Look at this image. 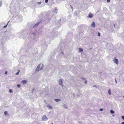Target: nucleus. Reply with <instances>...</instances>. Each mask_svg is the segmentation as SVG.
Segmentation results:
<instances>
[{
    "label": "nucleus",
    "instance_id": "obj_1",
    "mask_svg": "<svg viewBox=\"0 0 124 124\" xmlns=\"http://www.w3.org/2000/svg\"><path fill=\"white\" fill-rule=\"evenodd\" d=\"M44 66L42 64H40L39 65L36 70V71H38L42 70L43 67Z\"/></svg>",
    "mask_w": 124,
    "mask_h": 124
},
{
    "label": "nucleus",
    "instance_id": "obj_2",
    "mask_svg": "<svg viewBox=\"0 0 124 124\" xmlns=\"http://www.w3.org/2000/svg\"><path fill=\"white\" fill-rule=\"evenodd\" d=\"M48 120V119L45 115H44L42 117V120L43 121H46Z\"/></svg>",
    "mask_w": 124,
    "mask_h": 124
},
{
    "label": "nucleus",
    "instance_id": "obj_3",
    "mask_svg": "<svg viewBox=\"0 0 124 124\" xmlns=\"http://www.w3.org/2000/svg\"><path fill=\"white\" fill-rule=\"evenodd\" d=\"M16 11V10L14 7L12 8L10 10L11 12L12 13H14Z\"/></svg>",
    "mask_w": 124,
    "mask_h": 124
},
{
    "label": "nucleus",
    "instance_id": "obj_4",
    "mask_svg": "<svg viewBox=\"0 0 124 124\" xmlns=\"http://www.w3.org/2000/svg\"><path fill=\"white\" fill-rule=\"evenodd\" d=\"M113 61L114 63L116 64L117 65H118V60L117 59H114Z\"/></svg>",
    "mask_w": 124,
    "mask_h": 124
},
{
    "label": "nucleus",
    "instance_id": "obj_5",
    "mask_svg": "<svg viewBox=\"0 0 124 124\" xmlns=\"http://www.w3.org/2000/svg\"><path fill=\"white\" fill-rule=\"evenodd\" d=\"M59 85H62L63 84L62 80L61 79H60L59 80Z\"/></svg>",
    "mask_w": 124,
    "mask_h": 124
},
{
    "label": "nucleus",
    "instance_id": "obj_6",
    "mask_svg": "<svg viewBox=\"0 0 124 124\" xmlns=\"http://www.w3.org/2000/svg\"><path fill=\"white\" fill-rule=\"evenodd\" d=\"M95 23L93 22L92 23L91 25V26L93 27L94 28L95 27Z\"/></svg>",
    "mask_w": 124,
    "mask_h": 124
},
{
    "label": "nucleus",
    "instance_id": "obj_7",
    "mask_svg": "<svg viewBox=\"0 0 124 124\" xmlns=\"http://www.w3.org/2000/svg\"><path fill=\"white\" fill-rule=\"evenodd\" d=\"M93 16V14L92 13H90L88 15V17L92 18Z\"/></svg>",
    "mask_w": 124,
    "mask_h": 124
},
{
    "label": "nucleus",
    "instance_id": "obj_8",
    "mask_svg": "<svg viewBox=\"0 0 124 124\" xmlns=\"http://www.w3.org/2000/svg\"><path fill=\"white\" fill-rule=\"evenodd\" d=\"M27 81H26L23 80L22 81V83L23 85H24L26 83Z\"/></svg>",
    "mask_w": 124,
    "mask_h": 124
},
{
    "label": "nucleus",
    "instance_id": "obj_9",
    "mask_svg": "<svg viewBox=\"0 0 124 124\" xmlns=\"http://www.w3.org/2000/svg\"><path fill=\"white\" fill-rule=\"evenodd\" d=\"M47 106L49 109H52L53 108L52 107L48 105H47Z\"/></svg>",
    "mask_w": 124,
    "mask_h": 124
},
{
    "label": "nucleus",
    "instance_id": "obj_10",
    "mask_svg": "<svg viewBox=\"0 0 124 124\" xmlns=\"http://www.w3.org/2000/svg\"><path fill=\"white\" fill-rule=\"evenodd\" d=\"M58 10L56 8H55L54 10V12L56 14Z\"/></svg>",
    "mask_w": 124,
    "mask_h": 124
},
{
    "label": "nucleus",
    "instance_id": "obj_11",
    "mask_svg": "<svg viewBox=\"0 0 124 124\" xmlns=\"http://www.w3.org/2000/svg\"><path fill=\"white\" fill-rule=\"evenodd\" d=\"M40 23V22H38L35 25L33 26V28H34L36 26H37L39 24V23Z\"/></svg>",
    "mask_w": 124,
    "mask_h": 124
},
{
    "label": "nucleus",
    "instance_id": "obj_12",
    "mask_svg": "<svg viewBox=\"0 0 124 124\" xmlns=\"http://www.w3.org/2000/svg\"><path fill=\"white\" fill-rule=\"evenodd\" d=\"M23 19L22 17H21L20 18H19L18 19V21H21Z\"/></svg>",
    "mask_w": 124,
    "mask_h": 124
},
{
    "label": "nucleus",
    "instance_id": "obj_13",
    "mask_svg": "<svg viewBox=\"0 0 124 124\" xmlns=\"http://www.w3.org/2000/svg\"><path fill=\"white\" fill-rule=\"evenodd\" d=\"M79 52H81L83 51V50L81 48L79 49Z\"/></svg>",
    "mask_w": 124,
    "mask_h": 124
},
{
    "label": "nucleus",
    "instance_id": "obj_14",
    "mask_svg": "<svg viewBox=\"0 0 124 124\" xmlns=\"http://www.w3.org/2000/svg\"><path fill=\"white\" fill-rule=\"evenodd\" d=\"M55 101L56 102H58L60 101V100L59 99H55Z\"/></svg>",
    "mask_w": 124,
    "mask_h": 124
},
{
    "label": "nucleus",
    "instance_id": "obj_15",
    "mask_svg": "<svg viewBox=\"0 0 124 124\" xmlns=\"http://www.w3.org/2000/svg\"><path fill=\"white\" fill-rule=\"evenodd\" d=\"M63 106L64 108H67V106L66 105L64 104V105Z\"/></svg>",
    "mask_w": 124,
    "mask_h": 124
},
{
    "label": "nucleus",
    "instance_id": "obj_16",
    "mask_svg": "<svg viewBox=\"0 0 124 124\" xmlns=\"http://www.w3.org/2000/svg\"><path fill=\"white\" fill-rule=\"evenodd\" d=\"M108 93H109V95L111 94V92H110V89H109L108 91Z\"/></svg>",
    "mask_w": 124,
    "mask_h": 124
},
{
    "label": "nucleus",
    "instance_id": "obj_17",
    "mask_svg": "<svg viewBox=\"0 0 124 124\" xmlns=\"http://www.w3.org/2000/svg\"><path fill=\"white\" fill-rule=\"evenodd\" d=\"M110 112L111 114H113L114 113V111L112 110H111L110 111Z\"/></svg>",
    "mask_w": 124,
    "mask_h": 124
},
{
    "label": "nucleus",
    "instance_id": "obj_18",
    "mask_svg": "<svg viewBox=\"0 0 124 124\" xmlns=\"http://www.w3.org/2000/svg\"><path fill=\"white\" fill-rule=\"evenodd\" d=\"M2 1H0V7H1L2 4Z\"/></svg>",
    "mask_w": 124,
    "mask_h": 124
},
{
    "label": "nucleus",
    "instance_id": "obj_19",
    "mask_svg": "<svg viewBox=\"0 0 124 124\" xmlns=\"http://www.w3.org/2000/svg\"><path fill=\"white\" fill-rule=\"evenodd\" d=\"M9 91L10 93H12L13 92L12 90L11 89H9Z\"/></svg>",
    "mask_w": 124,
    "mask_h": 124
},
{
    "label": "nucleus",
    "instance_id": "obj_20",
    "mask_svg": "<svg viewBox=\"0 0 124 124\" xmlns=\"http://www.w3.org/2000/svg\"><path fill=\"white\" fill-rule=\"evenodd\" d=\"M23 35L22 34V36H20V37L21 38H24L25 37H23L22 36H23Z\"/></svg>",
    "mask_w": 124,
    "mask_h": 124
},
{
    "label": "nucleus",
    "instance_id": "obj_21",
    "mask_svg": "<svg viewBox=\"0 0 124 124\" xmlns=\"http://www.w3.org/2000/svg\"><path fill=\"white\" fill-rule=\"evenodd\" d=\"M41 2H38L37 3V4L38 5H39L40 4H41Z\"/></svg>",
    "mask_w": 124,
    "mask_h": 124
},
{
    "label": "nucleus",
    "instance_id": "obj_22",
    "mask_svg": "<svg viewBox=\"0 0 124 124\" xmlns=\"http://www.w3.org/2000/svg\"><path fill=\"white\" fill-rule=\"evenodd\" d=\"M7 113V111H5L4 112V114L5 115H6Z\"/></svg>",
    "mask_w": 124,
    "mask_h": 124
},
{
    "label": "nucleus",
    "instance_id": "obj_23",
    "mask_svg": "<svg viewBox=\"0 0 124 124\" xmlns=\"http://www.w3.org/2000/svg\"><path fill=\"white\" fill-rule=\"evenodd\" d=\"M74 15H75V16H76V15H77V13H76V12H74Z\"/></svg>",
    "mask_w": 124,
    "mask_h": 124
},
{
    "label": "nucleus",
    "instance_id": "obj_24",
    "mask_svg": "<svg viewBox=\"0 0 124 124\" xmlns=\"http://www.w3.org/2000/svg\"><path fill=\"white\" fill-rule=\"evenodd\" d=\"M17 86L19 88L20 86V85L18 84L17 85Z\"/></svg>",
    "mask_w": 124,
    "mask_h": 124
},
{
    "label": "nucleus",
    "instance_id": "obj_25",
    "mask_svg": "<svg viewBox=\"0 0 124 124\" xmlns=\"http://www.w3.org/2000/svg\"><path fill=\"white\" fill-rule=\"evenodd\" d=\"M20 71L19 70L18 72H17L16 73V75H18L19 74V72Z\"/></svg>",
    "mask_w": 124,
    "mask_h": 124
},
{
    "label": "nucleus",
    "instance_id": "obj_26",
    "mask_svg": "<svg viewBox=\"0 0 124 124\" xmlns=\"http://www.w3.org/2000/svg\"><path fill=\"white\" fill-rule=\"evenodd\" d=\"M98 35L99 36H100V33L99 32L98 33Z\"/></svg>",
    "mask_w": 124,
    "mask_h": 124
},
{
    "label": "nucleus",
    "instance_id": "obj_27",
    "mask_svg": "<svg viewBox=\"0 0 124 124\" xmlns=\"http://www.w3.org/2000/svg\"><path fill=\"white\" fill-rule=\"evenodd\" d=\"M48 1V0H45V2L46 3H47Z\"/></svg>",
    "mask_w": 124,
    "mask_h": 124
},
{
    "label": "nucleus",
    "instance_id": "obj_28",
    "mask_svg": "<svg viewBox=\"0 0 124 124\" xmlns=\"http://www.w3.org/2000/svg\"><path fill=\"white\" fill-rule=\"evenodd\" d=\"M110 0H107V2H110Z\"/></svg>",
    "mask_w": 124,
    "mask_h": 124
},
{
    "label": "nucleus",
    "instance_id": "obj_29",
    "mask_svg": "<svg viewBox=\"0 0 124 124\" xmlns=\"http://www.w3.org/2000/svg\"><path fill=\"white\" fill-rule=\"evenodd\" d=\"M8 23L7 24V25H6L4 26V27H3V28H5L6 27L7 25H8Z\"/></svg>",
    "mask_w": 124,
    "mask_h": 124
},
{
    "label": "nucleus",
    "instance_id": "obj_30",
    "mask_svg": "<svg viewBox=\"0 0 124 124\" xmlns=\"http://www.w3.org/2000/svg\"><path fill=\"white\" fill-rule=\"evenodd\" d=\"M122 117L123 119L124 120V116H122Z\"/></svg>",
    "mask_w": 124,
    "mask_h": 124
},
{
    "label": "nucleus",
    "instance_id": "obj_31",
    "mask_svg": "<svg viewBox=\"0 0 124 124\" xmlns=\"http://www.w3.org/2000/svg\"><path fill=\"white\" fill-rule=\"evenodd\" d=\"M100 110L101 111H102L103 110V108H101L100 109Z\"/></svg>",
    "mask_w": 124,
    "mask_h": 124
},
{
    "label": "nucleus",
    "instance_id": "obj_32",
    "mask_svg": "<svg viewBox=\"0 0 124 124\" xmlns=\"http://www.w3.org/2000/svg\"><path fill=\"white\" fill-rule=\"evenodd\" d=\"M7 71H6L5 72V74H7Z\"/></svg>",
    "mask_w": 124,
    "mask_h": 124
},
{
    "label": "nucleus",
    "instance_id": "obj_33",
    "mask_svg": "<svg viewBox=\"0 0 124 124\" xmlns=\"http://www.w3.org/2000/svg\"><path fill=\"white\" fill-rule=\"evenodd\" d=\"M115 81L116 83H117V82L116 80V78H115Z\"/></svg>",
    "mask_w": 124,
    "mask_h": 124
},
{
    "label": "nucleus",
    "instance_id": "obj_34",
    "mask_svg": "<svg viewBox=\"0 0 124 124\" xmlns=\"http://www.w3.org/2000/svg\"><path fill=\"white\" fill-rule=\"evenodd\" d=\"M87 82V81H85V84H86Z\"/></svg>",
    "mask_w": 124,
    "mask_h": 124
},
{
    "label": "nucleus",
    "instance_id": "obj_35",
    "mask_svg": "<svg viewBox=\"0 0 124 124\" xmlns=\"http://www.w3.org/2000/svg\"><path fill=\"white\" fill-rule=\"evenodd\" d=\"M121 124H124V122H123Z\"/></svg>",
    "mask_w": 124,
    "mask_h": 124
},
{
    "label": "nucleus",
    "instance_id": "obj_36",
    "mask_svg": "<svg viewBox=\"0 0 124 124\" xmlns=\"http://www.w3.org/2000/svg\"><path fill=\"white\" fill-rule=\"evenodd\" d=\"M114 27L115 28V24H114Z\"/></svg>",
    "mask_w": 124,
    "mask_h": 124
},
{
    "label": "nucleus",
    "instance_id": "obj_37",
    "mask_svg": "<svg viewBox=\"0 0 124 124\" xmlns=\"http://www.w3.org/2000/svg\"><path fill=\"white\" fill-rule=\"evenodd\" d=\"M93 86V87H96V86L94 85V86Z\"/></svg>",
    "mask_w": 124,
    "mask_h": 124
},
{
    "label": "nucleus",
    "instance_id": "obj_38",
    "mask_svg": "<svg viewBox=\"0 0 124 124\" xmlns=\"http://www.w3.org/2000/svg\"><path fill=\"white\" fill-rule=\"evenodd\" d=\"M71 8L72 9V7H71Z\"/></svg>",
    "mask_w": 124,
    "mask_h": 124
},
{
    "label": "nucleus",
    "instance_id": "obj_39",
    "mask_svg": "<svg viewBox=\"0 0 124 124\" xmlns=\"http://www.w3.org/2000/svg\"><path fill=\"white\" fill-rule=\"evenodd\" d=\"M123 97L124 98V95L123 96Z\"/></svg>",
    "mask_w": 124,
    "mask_h": 124
},
{
    "label": "nucleus",
    "instance_id": "obj_40",
    "mask_svg": "<svg viewBox=\"0 0 124 124\" xmlns=\"http://www.w3.org/2000/svg\"><path fill=\"white\" fill-rule=\"evenodd\" d=\"M62 54H63V53L62 52Z\"/></svg>",
    "mask_w": 124,
    "mask_h": 124
},
{
    "label": "nucleus",
    "instance_id": "obj_41",
    "mask_svg": "<svg viewBox=\"0 0 124 124\" xmlns=\"http://www.w3.org/2000/svg\"><path fill=\"white\" fill-rule=\"evenodd\" d=\"M34 90V89H33V91Z\"/></svg>",
    "mask_w": 124,
    "mask_h": 124
},
{
    "label": "nucleus",
    "instance_id": "obj_42",
    "mask_svg": "<svg viewBox=\"0 0 124 124\" xmlns=\"http://www.w3.org/2000/svg\"><path fill=\"white\" fill-rule=\"evenodd\" d=\"M52 124H53V123Z\"/></svg>",
    "mask_w": 124,
    "mask_h": 124
}]
</instances>
